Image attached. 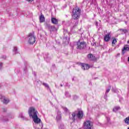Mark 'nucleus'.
<instances>
[{
    "mask_svg": "<svg viewBox=\"0 0 129 129\" xmlns=\"http://www.w3.org/2000/svg\"><path fill=\"white\" fill-rule=\"evenodd\" d=\"M77 98H78V96L75 95L73 97V99H74V100H76V99H77Z\"/></svg>",
    "mask_w": 129,
    "mask_h": 129,
    "instance_id": "obj_27",
    "label": "nucleus"
},
{
    "mask_svg": "<svg viewBox=\"0 0 129 129\" xmlns=\"http://www.w3.org/2000/svg\"><path fill=\"white\" fill-rule=\"evenodd\" d=\"M119 109H120V107L118 106H116L113 109V111H114V112H116V111H117V110H118Z\"/></svg>",
    "mask_w": 129,
    "mask_h": 129,
    "instance_id": "obj_19",
    "label": "nucleus"
},
{
    "mask_svg": "<svg viewBox=\"0 0 129 129\" xmlns=\"http://www.w3.org/2000/svg\"><path fill=\"white\" fill-rule=\"evenodd\" d=\"M47 28L48 29V30L50 32H53V31H55V26H51L50 25H47Z\"/></svg>",
    "mask_w": 129,
    "mask_h": 129,
    "instance_id": "obj_13",
    "label": "nucleus"
},
{
    "mask_svg": "<svg viewBox=\"0 0 129 129\" xmlns=\"http://www.w3.org/2000/svg\"><path fill=\"white\" fill-rule=\"evenodd\" d=\"M82 69L83 70H88L89 69V65L86 63H81Z\"/></svg>",
    "mask_w": 129,
    "mask_h": 129,
    "instance_id": "obj_12",
    "label": "nucleus"
},
{
    "mask_svg": "<svg viewBox=\"0 0 129 129\" xmlns=\"http://www.w3.org/2000/svg\"><path fill=\"white\" fill-rule=\"evenodd\" d=\"M126 51H129V45H125L123 48L122 49V55L125 54Z\"/></svg>",
    "mask_w": 129,
    "mask_h": 129,
    "instance_id": "obj_9",
    "label": "nucleus"
},
{
    "mask_svg": "<svg viewBox=\"0 0 129 129\" xmlns=\"http://www.w3.org/2000/svg\"><path fill=\"white\" fill-rule=\"evenodd\" d=\"M60 86H61V87H62L63 86V85L60 84Z\"/></svg>",
    "mask_w": 129,
    "mask_h": 129,
    "instance_id": "obj_36",
    "label": "nucleus"
},
{
    "mask_svg": "<svg viewBox=\"0 0 129 129\" xmlns=\"http://www.w3.org/2000/svg\"><path fill=\"white\" fill-rule=\"evenodd\" d=\"M128 62H129V57H128Z\"/></svg>",
    "mask_w": 129,
    "mask_h": 129,
    "instance_id": "obj_37",
    "label": "nucleus"
},
{
    "mask_svg": "<svg viewBox=\"0 0 129 129\" xmlns=\"http://www.w3.org/2000/svg\"><path fill=\"white\" fill-rule=\"evenodd\" d=\"M69 118L71 120H72L73 122L77 119V111H75L72 113H69Z\"/></svg>",
    "mask_w": 129,
    "mask_h": 129,
    "instance_id": "obj_4",
    "label": "nucleus"
},
{
    "mask_svg": "<svg viewBox=\"0 0 129 129\" xmlns=\"http://www.w3.org/2000/svg\"><path fill=\"white\" fill-rule=\"evenodd\" d=\"M110 89H111V87L110 86H109L108 88L106 91L105 94L108 93V92L110 91Z\"/></svg>",
    "mask_w": 129,
    "mask_h": 129,
    "instance_id": "obj_22",
    "label": "nucleus"
},
{
    "mask_svg": "<svg viewBox=\"0 0 129 129\" xmlns=\"http://www.w3.org/2000/svg\"><path fill=\"white\" fill-rule=\"evenodd\" d=\"M81 12V10L78 7H76L73 9V19L74 20H79L80 18V13Z\"/></svg>",
    "mask_w": 129,
    "mask_h": 129,
    "instance_id": "obj_2",
    "label": "nucleus"
},
{
    "mask_svg": "<svg viewBox=\"0 0 129 129\" xmlns=\"http://www.w3.org/2000/svg\"><path fill=\"white\" fill-rule=\"evenodd\" d=\"M17 50H18V48H17V47L15 46V47H14L13 51H14V52H15V54H17Z\"/></svg>",
    "mask_w": 129,
    "mask_h": 129,
    "instance_id": "obj_24",
    "label": "nucleus"
},
{
    "mask_svg": "<svg viewBox=\"0 0 129 129\" xmlns=\"http://www.w3.org/2000/svg\"><path fill=\"white\" fill-rule=\"evenodd\" d=\"M28 113L29 116L32 117L33 120L37 125H39L38 128H43V123L41 121V119L38 117V111L36 110V109L34 107H31L28 109Z\"/></svg>",
    "mask_w": 129,
    "mask_h": 129,
    "instance_id": "obj_1",
    "label": "nucleus"
},
{
    "mask_svg": "<svg viewBox=\"0 0 129 129\" xmlns=\"http://www.w3.org/2000/svg\"><path fill=\"white\" fill-rule=\"evenodd\" d=\"M110 40V33H108L107 35L104 36V40L105 42H108Z\"/></svg>",
    "mask_w": 129,
    "mask_h": 129,
    "instance_id": "obj_14",
    "label": "nucleus"
},
{
    "mask_svg": "<svg viewBox=\"0 0 129 129\" xmlns=\"http://www.w3.org/2000/svg\"><path fill=\"white\" fill-rule=\"evenodd\" d=\"M124 121L125 123H126L127 124H129V117H127L124 119Z\"/></svg>",
    "mask_w": 129,
    "mask_h": 129,
    "instance_id": "obj_20",
    "label": "nucleus"
},
{
    "mask_svg": "<svg viewBox=\"0 0 129 129\" xmlns=\"http://www.w3.org/2000/svg\"><path fill=\"white\" fill-rule=\"evenodd\" d=\"M56 121H60L62 119V116L61 115V112H57V116L56 117Z\"/></svg>",
    "mask_w": 129,
    "mask_h": 129,
    "instance_id": "obj_11",
    "label": "nucleus"
},
{
    "mask_svg": "<svg viewBox=\"0 0 129 129\" xmlns=\"http://www.w3.org/2000/svg\"><path fill=\"white\" fill-rule=\"evenodd\" d=\"M120 56V53H118V54H117V56Z\"/></svg>",
    "mask_w": 129,
    "mask_h": 129,
    "instance_id": "obj_33",
    "label": "nucleus"
},
{
    "mask_svg": "<svg viewBox=\"0 0 129 129\" xmlns=\"http://www.w3.org/2000/svg\"><path fill=\"white\" fill-rule=\"evenodd\" d=\"M8 119L7 120H3V121H7Z\"/></svg>",
    "mask_w": 129,
    "mask_h": 129,
    "instance_id": "obj_34",
    "label": "nucleus"
},
{
    "mask_svg": "<svg viewBox=\"0 0 129 129\" xmlns=\"http://www.w3.org/2000/svg\"><path fill=\"white\" fill-rule=\"evenodd\" d=\"M127 129H129V127L127 128Z\"/></svg>",
    "mask_w": 129,
    "mask_h": 129,
    "instance_id": "obj_39",
    "label": "nucleus"
},
{
    "mask_svg": "<svg viewBox=\"0 0 129 129\" xmlns=\"http://www.w3.org/2000/svg\"><path fill=\"white\" fill-rule=\"evenodd\" d=\"M3 67V62H0V69H2Z\"/></svg>",
    "mask_w": 129,
    "mask_h": 129,
    "instance_id": "obj_29",
    "label": "nucleus"
},
{
    "mask_svg": "<svg viewBox=\"0 0 129 129\" xmlns=\"http://www.w3.org/2000/svg\"><path fill=\"white\" fill-rule=\"evenodd\" d=\"M19 117H21V118H23V119L25 118V117L24 116V114H23V113L20 114Z\"/></svg>",
    "mask_w": 129,
    "mask_h": 129,
    "instance_id": "obj_25",
    "label": "nucleus"
},
{
    "mask_svg": "<svg viewBox=\"0 0 129 129\" xmlns=\"http://www.w3.org/2000/svg\"><path fill=\"white\" fill-rule=\"evenodd\" d=\"M87 57L88 59L91 61H95L96 60V57H95V56L93 55L92 54H88Z\"/></svg>",
    "mask_w": 129,
    "mask_h": 129,
    "instance_id": "obj_10",
    "label": "nucleus"
},
{
    "mask_svg": "<svg viewBox=\"0 0 129 129\" xmlns=\"http://www.w3.org/2000/svg\"><path fill=\"white\" fill-rule=\"evenodd\" d=\"M42 85H43V86H44L45 87L47 88V89H49V90L50 91H51V89H50V87L49 86V85H48V84L45 83H42Z\"/></svg>",
    "mask_w": 129,
    "mask_h": 129,
    "instance_id": "obj_18",
    "label": "nucleus"
},
{
    "mask_svg": "<svg viewBox=\"0 0 129 129\" xmlns=\"http://www.w3.org/2000/svg\"><path fill=\"white\" fill-rule=\"evenodd\" d=\"M28 41L29 44H34L36 42V37H35V34L34 33H30L28 35Z\"/></svg>",
    "mask_w": 129,
    "mask_h": 129,
    "instance_id": "obj_3",
    "label": "nucleus"
},
{
    "mask_svg": "<svg viewBox=\"0 0 129 129\" xmlns=\"http://www.w3.org/2000/svg\"><path fill=\"white\" fill-rule=\"evenodd\" d=\"M85 47H86V43H85V42H80V41H78L77 42V49L82 50V49H84Z\"/></svg>",
    "mask_w": 129,
    "mask_h": 129,
    "instance_id": "obj_5",
    "label": "nucleus"
},
{
    "mask_svg": "<svg viewBox=\"0 0 129 129\" xmlns=\"http://www.w3.org/2000/svg\"><path fill=\"white\" fill-rule=\"evenodd\" d=\"M116 42H117L116 41V39H114L112 40V44H113H113L114 45V44H115L116 43Z\"/></svg>",
    "mask_w": 129,
    "mask_h": 129,
    "instance_id": "obj_26",
    "label": "nucleus"
},
{
    "mask_svg": "<svg viewBox=\"0 0 129 129\" xmlns=\"http://www.w3.org/2000/svg\"><path fill=\"white\" fill-rule=\"evenodd\" d=\"M84 125L85 129H91L93 125L91 121L87 120L84 122Z\"/></svg>",
    "mask_w": 129,
    "mask_h": 129,
    "instance_id": "obj_6",
    "label": "nucleus"
},
{
    "mask_svg": "<svg viewBox=\"0 0 129 129\" xmlns=\"http://www.w3.org/2000/svg\"><path fill=\"white\" fill-rule=\"evenodd\" d=\"M76 21V23H75V26H77L78 25V20H75Z\"/></svg>",
    "mask_w": 129,
    "mask_h": 129,
    "instance_id": "obj_28",
    "label": "nucleus"
},
{
    "mask_svg": "<svg viewBox=\"0 0 129 129\" xmlns=\"http://www.w3.org/2000/svg\"><path fill=\"white\" fill-rule=\"evenodd\" d=\"M51 22L52 24H54V25H57L58 24V20L56 19L55 18H52Z\"/></svg>",
    "mask_w": 129,
    "mask_h": 129,
    "instance_id": "obj_16",
    "label": "nucleus"
},
{
    "mask_svg": "<svg viewBox=\"0 0 129 129\" xmlns=\"http://www.w3.org/2000/svg\"><path fill=\"white\" fill-rule=\"evenodd\" d=\"M95 25H96V26L97 27V26H98V22H95Z\"/></svg>",
    "mask_w": 129,
    "mask_h": 129,
    "instance_id": "obj_31",
    "label": "nucleus"
},
{
    "mask_svg": "<svg viewBox=\"0 0 129 129\" xmlns=\"http://www.w3.org/2000/svg\"><path fill=\"white\" fill-rule=\"evenodd\" d=\"M83 111L82 110L77 111V118L78 119H82L83 117Z\"/></svg>",
    "mask_w": 129,
    "mask_h": 129,
    "instance_id": "obj_7",
    "label": "nucleus"
},
{
    "mask_svg": "<svg viewBox=\"0 0 129 129\" xmlns=\"http://www.w3.org/2000/svg\"><path fill=\"white\" fill-rule=\"evenodd\" d=\"M64 95L68 98H71V94H70V93H69V92H68V91L65 92Z\"/></svg>",
    "mask_w": 129,
    "mask_h": 129,
    "instance_id": "obj_17",
    "label": "nucleus"
},
{
    "mask_svg": "<svg viewBox=\"0 0 129 129\" xmlns=\"http://www.w3.org/2000/svg\"><path fill=\"white\" fill-rule=\"evenodd\" d=\"M127 44H129V40L127 41Z\"/></svg>",
    "mask_w": 129,
    "mask_h": 129,
    "instance_id": "obj_35",
    "label": "nucleus"
},
{
    "mask_svg": "<svg viewBox=\"0 0 129 129\" xmlns=\"http://www.w3.org/2000/svg\"><path fill=\"white\" fill-rule=\"evenodd\" d=\"M119 31H120L121 32H123V33H124V34H126V33H127V32H128V31H127L126 29H120Z\"/></svg>",
    "mask_w": 129,
    "mask_h": 129,
    "instance_id": "obj_21",
    "label": "nucleus"
},
{
    "mask_svg": "<svg viewBox=\"0 0 129 129\" xmlns=\"http://www.w3.org/2000/svg\"><path fill=\"white\" fill-rule=\"evenodd\" d=\"M79 129H84V128L82 127V128H80Z\"/></svg>",
    "mask_w": 129,
    "mask_h": 129,
    "instance_id": "obj_38",
    "label": "nucleus"
},
{
    "mask_svg": "<svg viewBox=\"0 0 129 129\" xmlns=\"http://www.w3.org/2000/svg\"><path fill=\"white\" fill-rule=\"evenodd\" d=\"M39 20L40 23H43V22H45V17H44V15L41 13L40 16L39 17Z\"/></svg>",
    "mask_w": 129,
    "mask_h": 129,
    "instance_id": "obj_15",
    "label": "nucleus"
},
{
    "mask_svg": "<svg viewBox=\"0 0 129 129\" xmlns=\"http://www.w3.org/2000/svg\"><path fill=\"white\" fill-rule=\"evenodd\" d=\"M64 111H66V112L68 111V109H67V108H64Z\"/></svg>",
    "mask_w": 129,
    "mask_h": 129,
    "instance_id": "obj_30",
    "label": "nucleus"
},
{
    "mask_svg": "<svg viewBox=\"0 0 129 129\" xmlns=\"http://www.w3.org/2000/svg\"><path fill=\"white\" fill-rule=\"evenodd\" d=\"M59 129H65V126H64V124H61L59 126Z\"/></svg>",
    "mask_w": 129,
    "mask_h": 129,
    "instance_id": "obj_23",
    "label": "nucleus"
},
{
    "mask_svg": "<svg viewBox=\"0 0 129 129\" xmlns=\"http://www.w3.org/2000/svg\"><path fill=\"white\" fill-rule=\"evenodd\" d=\"M27 2H33L34 0H26Z\"/></svg>",
    "mask_w": 129,
    "mask_h": 129,
    "instance_id": "obj_32",
    "label": "nucleus"
},
{
    "mask_svg": "<svg viewBox=\"0 0 129 129\" xmlns=\"http://www.w3.org/2000/svg\"><path fill=\"white\" fill-rule=\"evenodd\" d=\"M0 99H1L3 103H5V104H7V103H9V102L10 101V100H9V99L5 97L4 96L2 95H0Z\"/></svg>",
    "mask_w": 129,
    "mask_h": 129,
    "instance_id": "obj_8",
    "label": "nucleus"
}]
</instances>
